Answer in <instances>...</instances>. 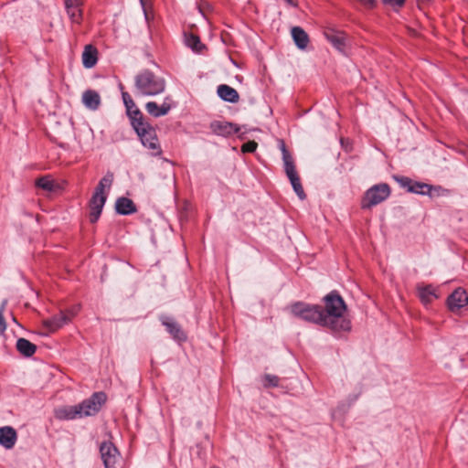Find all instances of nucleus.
<instances>
[{"mask_svg": "<svg viewBox=\"0 0 468 468\" xmlns=\"http://www.w3.org/2000/svg\"><path fill=\"white\" fill-rule=\"evenodd\" d=\"M211 131L220 136H229L236 133L239 129L231 122L216 121L210 124Z\"/></svg>", "mask_w": 468, "mask_h": 468, "instance_id": "16", "label": "nucleus"}, {"mask_svg": "<svg viewBox=\"0 0 468 468\" xmlns=\"http://www.w3.org/2000/svg\"><path fill=\"white\" fill-rule=\"evenodd\" d=\"M6 329V323L4 314L0 313V335H2Z\"/></svg>", "mask_w": 468, "mask_h": 468, "instance_id": "33", "label": "nucleus"}, {"mask_svg": "<svg viewBox=\"0 0 468 468\" xmlns=\"http://www.w3.org/2000/svg\"><path fill=\"white\" fill-rule=\"evenodd\" d=\"M325 310H323L324 326L334 331H349L351 329L350 320L345 315L346 305L343 298L332 292L324 297Z\"/></svg>", "mask_w": 468, "mask_h": 468, "instance_id": "1", "label": "nucleus"}, {"mask_svg": "<svg viewBox=\"0 0 468 468\" xmlns=\"http://www.w3.org/2000/svg\"><path fill=\"white\" fill-rule=\"evenodd\" d=\"M396 181L403 187L407 188L410 192V186H412L413 181L406 176H396Z\"/></svg>", "mask_w": 468, "mask_h": 468, "instance_id": "31", "label": "nucleus"}, {"mask_svg": "<svg viewBox=\"0 0 468 468\" xmlns=\"http://www.w3.org/2000/svg\"><path fill=\"white\" fill-rule=\"evenodd\" d=\"M97 60H98L97 49L90 45L86 46L84 48V51L82 53L83 66L86 69H91L92 67L95 66V64L97 63Z\"/></svg>", "mask_w": 468, "mask_h": 468, "instance_id": "23", "label": "nucleus"}, {"mask_svg": "<svg viewBox=\"0 0 468 468\" xmlns=\"http://www.w3.org/2000/svg\"><path fill=\"white\" fill-rule=\"evenodd\" d=\"M405 0H383V2L389 4V5H400L404 3Z\"/></svg>", "mask_w": 468, "mask_h": 468, "instance_id": "34", "label": "nucleus"}, {"mask_svg": "<svg viewBox=\"0 0 468 468\" xmlns=\"http://www.w3.org/2000/svg\"><path fill=\"white\" fill-rule=\"evenodd\" d=\"M326 39L340 52H345L348 38L344 32L328 28L324 31Z\"/></svg>", "mask_w": 468, "mask_h": 468, "instance_id": "12", "label": "nucleus"}, {"mask_svg": "<svg viewBox=\"0 0 468 468\" xmlns=\"http://www.w3.org/2000/svg\"><path fill=\"white\" fill-rule=\"evenodd\" d=\"M16 347L17 351L26 357L32 356L37 351V346L23 337L16 340Z\"/></svg>", "mask_w": 468, "mask_h": 468, "instance_id": "25", "label": "nucleus"}, {"mask_svg": "<svg viewBox=\"0 0 468 468\" xmlns=\"http://www.w3.org/2000/svg\"><path fill=\"white\" fill-rule=\"evenodd\" d=\"M122 98L125 105L127 113L130 116L132 122L133 120L143 118L142 112L139 111V109L137 108L133 100L132 99L131 95L128 92L122 91Z\"/></svg>", "mask_w": 468, "mask_h": 468, "instance_id": "18", "label": "nucleus"}, {"mask_svg": "<svg viewBox=\"0 0 468 468\" xmlns=\"http://www.w3.org/2000/svg\"><path fill=\"white\" fill-rule=\"evenodd\" d=\"M7 305V300H4L0 304V313L4 314L5 307Z\"/></svg>", "mask_w": 468, "mask_h": 468, "instance_id": "35", "label": "nucleus"}, {"mask_svg": "<svg viewBox=\"0 0 468 468\" xmlns=\"http://www.w3.org/2000/svg\"><path fill=\"white\" fill-rule=\"evenodd\" d=\"M132 125L139 136L143 145L153 151V154H160L161 149L155 129L144 118L133 120Z\"/></svg>", "mask_w": 468, "mask_h": 468, "instance_id": "4", "label": "nucleus"}, {"mask_svg": "<svg viewBox=\"0 0 468 468\" xmlns=\"http://www.w3.org/2000/svg\"><path fill=\"white\" fill-rule=\"evenodd\" d=\"M162 323L175 339L178 341L185 339V335L182 332L181 328L172 318L165 317L163 318Z\"/></svg>", "mask_w": 468, "mask_h": 468, "instance_id": "26", "label": "nucleus"}, {"mask_svg": "<svg viewBox=\"0 0 468 468\" xmlns=\"http://www.w3.org/2000/svg\"><path fill=\"white\" fill-rule=\"evenodd\" d=\"M257 145L254 141L247 142L242 145L241 151L243 153H253L257 149Z\"/></svg>", "mask_w": 468, "mask_h": 468, "instance_id": "32", "label": "nucleus"}, {"mask_svg": "<svg viewBox=\"0 0 468 468\" xmlns=\"http://www.w3.org/2000/svg\"><path fill=\"white\" fill-rule=\"evenodd\" d=\"M174 106L173 100L167 96L164 99L161 105H158L155 101H148L145 104V109L150 115L158 118L166 115Z\"/></svg>", "mask_w": 468, "mask_h": 468, "instance_id": "11", "label": "nucleus"}, {"mask_svg": "<svg viewBox=\"0 0 468 468\" xmlns=\"http://www.w3.org/2000/svg\"><path fill=\"white\" fill-rule=\"evenodd\" d=\"M281 150L282 153V161H283L284 171L286 173V176L289 178V180L292 184V186L294 192L296 193V195L298 196V197L301 200H303V199H305L306 195L302 186L300 177L297 175L292 157L290 154V153L287 151L285 144L282 142L281 143Z\"/></svg>", "mask_w": 468, "mask_h": 468, "instance_id": "6", "label": "nucleus"}, {"mask_svg": "<svg viewBox=\"0 0 468 468\" xmlns=\"http://www.w3.org/2000/svg\"><path fill=\"white\" fill-rule=\"evenodd\" d=\"M139 1H140L141 5H142V8L144 10V16L147 18V14H146V9H145L146 0H139Z\"/></svg>", "mask_w": 468, "mask_h": 468, "instance_id": "36", "label": "nucleus"}, {"mask_svg": "<svg viewBox=\"0 0 468 468\" xmlns=\"http://www.w3.org/2000/svg\"><path fill=\"white\" fill-rule=\"evenodd\" d=\"M55 417L61 420L80 419L78 405L58 407L54 411Z\"/></svg>", "mask_w": 468, "mask_h": 468, "instance_id": "17", "label": "nucleus"}, {"mask_svg": "<svg viewBox=\"0 0 468 468\" xmlns=\"http://www.w3.org/2000/svg\"><path fill=\"white\" fill-rule=\"evenodd\" d=\"M115 208L121 215H130L136 211L134 203L127 197H120L116 200Z\"/></svg>", "mask_w": 468, "mask_h": 468, "instance_id": "24", "label": "nucleus"}, {"mask_svg": "<svg viewBox=\"0 0 468 468\" xmlns=\"http://www.w3.org/2000/svg\"><path fill=\"white\" fill-rule=\"evenodd\" d=\"M77 314V310L71 309L61 311L59 314L51 318L43 321V325L49 331L55 332L61 328L63 325L70 322L71 318Z\"/></svg>", "mask_w": 468, "mask_h": 468, "instance_id": "9", "label": "nucleus"}, {"mask_svg": "<svg viewBox=\"0 0 468 468\" xmlns=\"http://www.w3.org/2000/svg\"><path fill=\"white\" fill-rule=\"evenodd\" d=\"M418 292L420 301L424 304L430 303L433 299L438 297L435 288L431 285L419 286Z\"/></svg>", "mask_w": 468, "mask_h": 468, "instance_id": "27", "label": "nucleus"}, {"mask_svg": "<svg viewBox=\"0 0 468 468\" xmlns=\"http://www.w3.org/2000/svg\"><path fill=\"white\" fill-rule=\"evenodd\" d=\"M101 457L105 468H116L120 454L117 448L111 441H104L100 446Z\"/></svg>", "mask_w": 468, "mask_h": 468, "instance_id": "10", "label": "nucleus"}, {"mask_svg": "<svg viewBox=\"0 0 468 468\" xmlns=\"http://www.w3.org/2000/svg\"><path fill=\"white\" fill-rule=\"evenodd\" d=\"M105 400L106 395L103 392H97L90 399L78 404L80 418L91 416L97 413Z\"/></svg>", "mask_w": 468, "mask_h": 468, "instance_id": "8", "label": "nucleus"}, {"mask_svg": "<svg viewBox=\"0 0 468 468\" xmlns=\"http://www.w3.org/2000/svg\"><path fill=\"white\" fill-rule=\"evenodd\" d=\"M389 195L390 188L387 184L375 185L365 193L361 202V207L364 209L371 208L386 200Z\"/></svg>", "mask_w": 468, "mask_h": 468, "instance_id": "7", "label": "nucleus"}, {"mask_svg": "<svg viewBox=\"0 0 468 468\" xmlns=\"http://www.w3.org/2000/svg\"><path fill=\"white\" fill-rule=\"evenodd\" d=\"M36 186L47 192H56L59 189L58 184L49 176L39 177L36 181Z\"/></svg>", "mask_w": 468, "mask_h": 468, "instance_id": "28", "label": "nucleus"}, {"mask_svg": "<svg viewBox=\"0 0 468 468\" xmlns=\"http://www.w3.org/2000/svg\"><path fill=\"white\" fill-rule=\"evenodd\" d=\"M292 37L300 49H305L309 43L307 33L300 27H293L291 30Z\"/></svg>", "mask_w": 468, "mask_h": 468, "instance_id": "19", "label": "nucleus"}, {"mask_svg": "<svg viewBox=\"0 0 468 468\" xmlns=\"http://www.w3.org/2000/svg\"><path fill=\"white\" fill-rule=\"evenodd\" d=\"M218 95L225 101L235 103L239 101V96L235 89L222 84L218 87Z\"/></svg>", "mask_w": 468, "mask_h": 468, "instance_id": "21", "label": "nucleus"}, {"mask_svg": "<svg viewBox=\"0 0 468 468\" xmlns=\"http://www.w3.org/2000/svg\"><path fill=\"white\" fill-rule=\"evenodd\" d=\"M17 440V434L14 428L5 426L0 428V445L9 450L12 449Z\"/></svg>", "mask_w": 468, "mask_h": 468, "instance_id": "14", "label": "nucleus"}, {"mask_svg": "<svg viewBox=\"0 0 468 468\" xmlns=\"http://www.w3.org/2000/svg\"><path fill=\"white\" fill-rule=\"evenodd\" d=\"M82 102L88 109L95 111L101 104V97L97 91L88 90L82 94Z\"/></svg>", "mask_w": 468, "mask_h": 468, "instance_id": "20", "label": "nucleus"}, {"mask_svg": "<svg viewBox=\"0 0 468 468\" xmlns=\"http://www.w3.org/2000/svg\"><path fill=\"white\" fill-rule=\"evenodd\" d=\"M288 5L292 6H296V1L295 0H284Z\"/></svg>", "mask_w": 468, "mask_h": 468, "instance_id": "37", "label": "nucleus"}, {"mask_svg": "<svg viewBox=\"0 0 468 468\" xmlns=\"http://www.w3.org/2000/svg\"><path fill=\"white\" fill-rule=\"evenodd\" d=\"M185 43L194 51H200L203 48L199 37L193 34L185 35Z\"/></svg>", "mask_w": 468, "mask_h": 468, "instance_id": "29", "label": "nucleus"}, {"mask_svg": "<svg viewBox=\"0 0 468 468\" xmlns=\"http://www.w3.org/2000/svg\"><path fill=\"white\" fill-rule=\"evenodd\" d=\"M265 387H277L279 384V378L274 375H265L263 378Z\"/></svg>", "mask_w": 468, "mask_h": 468, "instance_id": "30", "label": "nucleus"}, {"mask_svg": "<svg viewBox=\"0 0 468 468\" xmlns=\"http://www.w3.org/2000/svg\"><path fill=\"white\" fill-rule=\"evenodd\" d=\"M440 190L441 187H434L431 185L420 182H413L412 186H410V192L420 195H428L430 197L439 195Z\"/></svg>", "mask_w": 468, "mask_h": 468, "instance_id": "22", "label": "nucleus"}, {"mask_svg": "<svg viewBox=\"0 0 468 468\" xmlns=\"http://www.w3.org/2000/svg\"><path fill=\"white\" fill-rule=\"evenodd\" d=\"M447 303L451 311H457L468 303V295L464 290L457 289L448 297Z\"/></svg>", "mask_w": 468, "mask_h": 468, "instance_id": "13", "label": "nucleus"}, {"mask_svg": "<svg viewBox=\"0 0 468 468\" xmlns=\"http://www.w3.org/2000/svg\"><path fill=\"white\" fill-rule=\"evenodd\" d=\"M290 311L295 317L324 325L323 309L321 306L298 302L290 306Z\"/></svg>", "mask_w": 468, "mask_h": 468, "instance_id": "5", "label": "nucleus"}, {"mask_svg": "<svg viewBox=\"0 0 468 468\" xmlns=\"http://www.w3.org/2000/svg\"><path fill=\"white\" fill-rule=\"evenodd\" d=\"M113 181V175L111 173L106 174L99 182L95 192L90 199V222H96L102 211L104 204L106 202L107 194L110 190Z\"/></svg>", "mask_w": 468, "mask_h": 468, "instance_id": "2", "label": "nucleus"}, {"mask_svg": "<svg viewBox=\"0 0 468 468\" xmlns=\"http://www.w3.org/2000/svg\"><path fill=\"white\" fill-rule=\"evenodd\" d=\"M65 8L68 16L72 23L80 24L82 18V13L80 6L82 5L81 0H65Z\"/></svg>", "mask_w": 468, "mask_h": 468, "instance_id": "15", "label": "nucleus"}, {"mask_svg": "<svg viewBox=\"0 0 468 468\" xmlns=\"http://www.w3.org/2000/svg\"><path fill=\"white\" fill-rule=\"evenodd\" d=\"M135 88L140 95L155 96L164 92L165 81L163 78L145 70L136 76Z\"/></svg>", "mask_w": 468, "mask_h": 468, "instance_id": "3", "label": "nucleus"}]
</instances>
